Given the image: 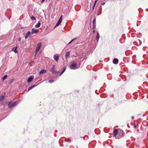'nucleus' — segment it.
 <instances>
[{"instance_id":"6ab92c4d","label":"nucleus","mask_w":148,"mask_h":148,"mask_svg":"<svg viewBox=\"0 0 148 148\" xmlns=\"http://www.w3.org/2000/svg\"><path fill=\"white\" fill-rule=\"evenodd\" d=\"M17 47H14L13 49L12 50L15 53H16L17 52V51H16Z\"/></svg>"},{"instance_id":"b1692460","label":"nucleus","mask_w":148,"mask_h":148,"mask_svg":"<svg viewBox=\"0 0 148 148\" xmlns=\"http://www.w3.org/2000/svg\"><path fill=\"white\" fill-rule=\"evenodd\" d=\"M77 39V38H75L73 39H72L69 43V44H70L72 42H73L74 40L76 39Z\"/></svg>"},{"instance_id":"ddd939ff","label":"nucleus","mask_w":148,"mask_h":148,"mask_svg":"<svg viewBox=\"0 0 148 148\" xmlns=\"http://www.w3.org/2000/svg\"><path fill=\"white\" fill-rule=\"evenodd\" d=\"M47 72L46 71L45 69L42 70L39 72V74L40 75H41L42 73H45Z\"/></svg>"},{"instance_id":"0eeeda50","label":"nucleus","mask_w":148,"mask_h":148,"mask_svg":"<svg viewBox=\"0 0 148 148\" xmlns=\"http://www.w3.org/2000/svg\"><path fill=\"white\" fill-rule=\"evenodd\" d=\"M53 58L54 60L57 62L59 59V56L58 54H55L53 56Z\"/></svg>"},{"instance_id":"cd10ccee","label":"nucleus","mask_w":148,"mask_h":148,"mask_svg":"<svg viewBox=\"0 0 148 148\" xmlns=\"http://www.w3.org/2000/svg\"><path fill=\"white\" fill-rule=\"evenodd\" d=\"M54 82V81L52 80H49V82L50 83H52Z\"/></svg>"},{"instance_id":"a878e982","label":"nucleus","mask_w":148,"mask_h":148,"mask_svg":"<svg viewBox=\"0 0 148 148\" xmlns=\"http://www.w3.org/2000/svg\"><path fill=\"white\" fill-rule=\"evenodd\" d=\"M97 0H96L95 1V2L94 4L93 7V8H92V10H94V9L95 6V4H96V3L97 2Z\"/></svg>"},{"instance_id":"a211bd4d","label":"nucleus","mask_w":148,"mask_h":148,"mask_svg":"<svg viewBox=\"0 0 148 148\" xmlns=\"http://www.w3.org/2000/svg\"><path fill=\"white\" fill-rule=\"evenodd\" d=\"M99 33L98 32L97 34V36H96V40H97V41L98 42L99 41Z\"/></svg>"},{"instance_id":"c85d7f7f","label":"nucleus","mask_w":148,"mask_h":148,"mask_svg":"<svg viewBox=\"0 0 148 148\" xmlns=\"http://www.w3.org/2000/svg\"><path fill=\"white\" fill-rule=\"evenodd\" d=\"M21 40V38H19L18 39V41H20Z\"/></svg>"},{"instance_id":"39448f33","label":"nucleus","mask_w":148,"mask_h":148,"mask_svg":"<svg viewBox=\"0 0 148 148\" xmlns=\"http://www.w3.org/2000/svg\"><path fill=\"white\" fill-rule=\"evenodd\" d=\"M41 45V44L40 43H38V44L37 45L36 47V49L35 51L36 53L38 52L39 51V50H40V48Z\"/></svg>"},{"instance_id":"f704fd0d","label":"nucleus","mask_w":148,"mask_h":148,"mask_svg":"<svg viewBox=\"0 0 148 148\" xmlns=\"http://www.w3.org/2000/svg\"><path fill=\"white\" fill-rule=\"evenodd\" d=\"M134 118V117L133 116V117H132V118Z\"/></svg>"},{"instance_id":"bb28decb","label":"nucleus","mask_w":148,"mask_h":148,"mask_svg":"<svg viewBox=\"0 0 148 148\" xmlns=\"http://www.w3.org/2000/svg\"><path fill=\"white\" fill-rule=\"evenodd\" d=\"M93 24L96 23V18H95L92 21Z\"/></svg>"},{"instance_id":"6e6552de","label":"nucleus","mask_w":148,"mask_h":148,"mask_svg":"<svg viewBox=\"0 0 148 148\" xmlns=\"http://www.w3.org/2000/svg\"><path fill=\"white\" fill-rule=\"evenodd\" d=\"M31 33L30 31H28L27 32L26 35L25 36V39H27L30 35Z\"/></svg>"},{"instance_id":"9d476101","label":"nucleus","mask_w":148,"mask_h":148,"mask_svg":"<svg viewBox=\"0 0 148 148\" xmlns=\"http://www.w3.org/2000/svg\"><path fill=\"white\" fill-rule=\"evenodd\" d=\"M33 77H32V76H30L28 78L27 82L28 83L30 82L33 80Z\"/></svg>"},{"instance_id":"20e7f679","label":"nucleus","mask_w":148,"mask_h":148,"mask_svg":"<svg viewBox=\"0 0 148 148\" xmlns=\"http://www.w3.org/2000/svg\"><path fill=\"white\" fill-rule=\"evenodd\" d=\"M50 71L53 74L58 73L59 72L55 70V65H53L52 67L50 69Z\"/></svg>"},{"instance_id":"f03ea898","label":"nucleus","mask_w":148,"mask_h":148,"mask_svg":"<svg viewBox=\"0 0 148 148\" xmlns=\"http://www.w3.org/2000/svg\"><path fill=\"white\" fill-rule=\"evenodd\" d=\"M18 103V101H15L13 102H10L8 104V107L9 108H12L16 106Z\"/></svg>"},{"instance_id":"393cba45","label":"nucleus","mask_w":148,"mask_h":148,"mask_svg":"<svg viewBox=\"0 0 148 148\" xmlns=\"http://www.w3.org/2000/svg\"><path fill=\"white\" fill-rule=\"evenodd\" d=\"M31 19L32 20H36V18L33 16H32L31 17Z\"/></svg>"},{"instance_id":"f257e3e1","label":"nucleus","mask_w":148,"mask_h":148,"mask_svg":"<svg viewBox=\"0 0 148 148\" xmlns=\"http://www.w3.org/2000/svg\"><path fill=\"white\" fill-rule=\"evenodd\" d=\"M78 67H77V64L74 61H72L70 63V68L71 69H77Z\"/></svg>"},{"instance_id":"72a5a7b5","label":"nucleus","mask_w":148,"mask_h":148,"mask_svg":"<svg viewBox=\"0 0 148 148\" xmlns=\"http://www.w3.org/2000/svg\"><path fill=\"white\" fill-rule=\"evenodd\" d=\"M134 127H135V128H136V126H134Z\"/></svg>"},{"instance_id":"9b49d317","label":"nucleus","mask_w":148,"mask_h":148,"mask_svg":"<svg viewBox=\"0 0 148 148\" xmlns=\"http://www.w3.org/2000/svg\"><path fill=\"white\" fill-rule=\"evenodd\" d=\"M38 32V31L37 30L35 29L34 28H32V32H31V34H33V33H36Z\"/></svg>"},{"instance_id":"f8f14e48","label":"nucleus","mask_w":148,"mask_h":148,"mask_svg":"<svg viewBox=\"0 0 148 148\" xmlns=\"http://www.w3.org/2000/svg\"><path fill=\"white\" fill-rule=\"evenodd\" d=\"M113 62L114 64H117L118 62V60L117 58H114L113 60Z\"/></svg>"},{"instance_id":"5701e85b","label":"nucleus","mask_w":148,"mask_h":148,"mask_svg":"<svg viewBox=\"0 0 148 148\" xmlns=\"http://www.w3.org/2000/svg\"><path fill=\"white\" fill-rule=\"evenodd\" d=\"M93 24V26L92 29H94L96 28V24L94 23V24Z\"/></svg>"},{"instance_id":"412c9836","label":"nucleus","mask_w":148,"mask_h":148,"mask_svg":"<svg viewBox=\"0 0 148 148\" xmlns=\"http://www.w3.org/2000/svg\"><path fill=\"white\" fill-rule=\"evenodd\" d=\"M4 96L2 95L0 96V101H2L4 99Z\"/></svg>"},{"instance_id":"2f4dec72","label":"nucleus","mask_w":148,"mask_h":148,"mask_svg":"<svg viewBox=\"0 0 148 148\" xmlns=\"http://www.w3.org/2000/svg\"><path fill=\"white\" fill-rule=\"evenodd\" d=\"M45 1V0H42L41 1V2H43L44 1Z\"/></svg>"},{"instance_id":"1a4fd4ad","label":"nucleus","mask_w":148,"mask_h":148,"mask_svg":"<svg viewBox=\"0 0 148 148\" xmlns=\"http://www.w3.org/2000/svg\"><path fill=\"white\" fill-rule=\"evenodd\" d=\"M118 131L119 130H118L117 129L116 130H114L113 132V134H114V136L116 137V135L118 134Z\"/></svg>"},{"instance_id":"dca6fc26","label":"nucleus","mask_w":148,"mask_h":148,"mask_svg":"<svg viewBox=\"0 0 148 148\" xmlns=\"http://www.w3.org/2000/svg\"><path fill=\"white\" fill-rule=\"evenodd\" d=\"M8 76L7 75H4V76L2 77L1 79V80L2 81H3Z\"/></svg>"},{"instance_id":"f3484780","label":"nucleus","mask_w":148,"mask_h":148,"mask_svg":"<svg viewBox=\"0 0 148 148\" xmlns=\"http://www.w3.org/2000/svg\"><path fill=\"white\" fill-rule=\"evenodd\" d=\"M66 69V67H63V70L62 71V72H61V73L60 74V76L65 71Z\"/></svg>"},{"instance_id":"2eb2a0df","label":"nucleus","mask_w":148,"mask_h":148,"mask_svg":"<svg viewBox=\"0 0 148 148\" xmlns=\"http://www.w3.org/2000/svg\"><path fill=\"white\" fill-rule=\"evenodd\" d=\"M36 86V85H34L32 86H30L29 88L28 89V91H29V90H30L31 89H32L35 86Z\"/></svg>"},{"instance_id":"7c9ffc66","label":"nucleus","mask_w":148,"mask_h":148,"mask_svg":"<svg viewBox=\"0 0 148 148\" xmlns=\"http://www.w3.org/2000/svg\"><path fill=\"white\" fill-rule=\"evenodd\" d=\"M95 30H93V33H95Z\"/></svg>"},{"instance_id":"423d86ee","label":"nucleus","mask_w":148,"mask_h":148,"mask_svg":"<svg viewBox=\"0 0 148 148\" xmlns=\"http://www.w3.org/2000/svg\"><path fill=\"white\" fill-rule=\"evenodd\" d=\"M62 15H61L60 17V18L59 19L58 21V22L57 23L56 25L55 26V27L58 26L60 25V24L61 23L62 21Z\"/></svg>"},{"instance_id":"473e14b6","label":"nucleus","mask_w":148,"mask_h":148,"mask_svg":"<svg viewBox=\"0 0 148 148\" xmlns=\"http://www.w3.org/2000/svg\"><path fill=\"white\" fill-rule=\"evenodd\" d=\"M68 140L69 141H71V140H70V139H68Z\"/></svg>"},{"instance_id":"c756f323","label":"nucleus","mask_w":148,"mask_h":148,"mask_svg":"<svg viewBox=\"0 0 148 148\" xmlns=\"http://www.w3.org/2000/svg\"><path fill=\"white\" fill-rule=\"evenodd\" d=\"M105 2H103V3H102L101 4H102V5H105Z\"/></svg>"},{"instance_id":"7ed1b4c3","label":"nucleus","mask_w":148,"mask_h":148,"mask_svg":"<svg viewBox=\"0 0 148 148\" xmlns=\"http://www.w3.org/2000/svg\"><path fill=\"white\" fill-rule=\"evenodd\" d=\"M124 135V133L123 131L122 130H119L118 131V135L117 136L116 138L119 139L122 137Z\"/></svg>"},{"instance_id":"aec40b11","label":"nucleus","mask_w":148,"mask_h":148,"mask_svg":"<svg viewBox=\"0 0 148 148\" xmlns=\"http://www.w3.org/2000/svg\"><path fill=\"white\" fill-rule=\"evenodd\" d=\"M70 53L69 52H67L66 54L65 57L66 58H68V56L69 55Z\"/></svg>"},{"instance_id":"4be33fe9","label":"nucleus","mask_w":148,"mask_h":148,"mask_svg":"<svg viewBox=\"0 0 148 148\" xmlns=\"http://www.w3.org/2000/svg\"><path fill=\"white\" fill-rule=\"evenodd\" d=\"M13 80H14V79H12L10 80L9 81L8 83V84H12V82H13Z\"/></svg>"},{"instance_id":"4468645a","label":"nucleus","mask_w":148,"mask_h":148,"mask_svg":"<svg viewBox=\"0 0 148 148\" xmlns=\"http://www.w3.org/2000/svg\"><path fill=\"white\" fill-rule=\"evenodd\" d=\"M40 22L38 21V23L35 25V27L37 28L39 27L40 26Z\"/></svg>"}]
</instances>
